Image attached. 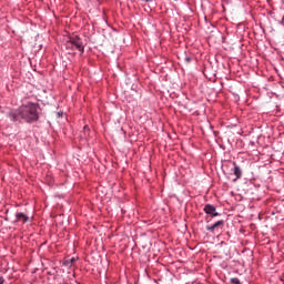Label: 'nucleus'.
<instances>
[{"instance_id": "obj_1", "label": "nucleus", "mask_w": 284, "mask_h": 284, "mask_svg": "<svg viewBox=\"0 0 284 284\" xmlns=\"http://www.w3.org/2000/svg\"><path fill=\"white\" fill-rule=\"evenodd\" d=\"M10 119L13 121H26V123H34L39 121V112L37 104L29 102L22 104L17 111L10 113Z\"/></svg>"}, {"instance_id": "obj_2", "label": "nucleus", "mask_w": 284, "mask_h": 284, "mask_svg": "<svg viewBox=\"0 0 284 284\" xmlns=\"http://www.w3.org/2000/svg\"><path fill=\"white\" fill-rule=\"evenodd\" d=\"M70 45H73L74 50H79L83 54L85 52V47H83V41H81V38L79 36H73L69 38V41H67L65 47L70 48Z\"/></svg>"}, {"instance_id": "obj_3", "label": "nucleus", "mask_w": 284, "mask_h": 284, "mask_svg": "<svg viewBox=\"0 0 284 284\" xmlns=\"http://www.w3.org/2000/svg\"><path fill=\"white\" fill-rule=\"evenodd\" d=\"M205 214H210V216H220V213L216 212V207L212 204H206L204 206Z\"/></svg>"}, {"instance_id": "obj_4", "label": "nucleus", "mask_w": 284, "mask_h": 284, "mask_svg": "<svg viewBox=\"0 0 284 284\" xmlns=\"http://www.w3.org/2000/svg\"><path fill=\"white\" fill-rule=\"evenodd\" d=\"M233 174L235 176V179L233 181H239V179H241V176H243V170H241V166H239V164H236V162H233Z\"/></svg>"}, {"instance_id": "obj_5", "label": "nucleus", "mask_w": 284, "mask_h": 284, "mask_svg": "<svg viewBox=\"0 0 284 284\" xmlns=\"http://www.w3.org/2000/svg\"><path fill=\"white\" fill-rule=\"evenodd\" d=\"M223 225H225V221L220 220L215 222L213 225L206 226V230L207 232H214V230H217V227H223Z\"/></svg>"}, {"instance_id": "obj_6", "label": "nucleus", "mask_w": 284, "mask_h": 284, "mask_svg": "<svg viewBox=\"0 0 284 284\" xmlns=\"http://www.w3.org/2000/svg\"><path fill=\"white\" fill-rule=\"evenodd\" d=\"M28 221H29V217L24 213H17L16 214V222L17 223H19V222L28 223Z\"/></svg>"}, {"instance_id": "obj_7", "label": "nucleus", "mask_w": 284, "mask_h": 284, "mask_svg": "<svg viewBox=\"0 0 284 284\" xmlns=\"http://www.w3.org/2000/svg\"><path fill=\"white\" fill-rule=\"evenodd\" d=\"M77 263V257L68 258L63 262L64 267H72V264Z\"/></svg>"}, {"instance_id": "obj_8", "label": "nucleus", "mask_w": 284, "mask_h": 284, "mask_svg": "<svg viewBox=\"0 0 284 284\" xmlns=\"http://www.w3.org/2000/svg\"><path fill=\"white\" fill-rule=\"evenodd\" d=\"M231 283L241 284V281L237 277H233V278H231Z\"/></svg>"}, {"instance_id": "obj_9", "label": "nucleus", "mask_w": 284, "mask_h": 284, "mask_svg": "<svg viewBox=\"0 0 284 284\" xmlns=\"http://www.w3.org/2000/svg\"><path fill=\"white\" fill-rule=\"evenodd\" d=\"M184 61H185L186 63H190V62L192 61V58L186 57V58L184 59Z\"/></svg>"}, {"instance_id": "obj_10", "label": "nucleus", "mask_w": 284, "mask_h": 284, "mask_svg": "<svg viewBox=\"0 0 284 284\" xmlns=\"http://www.w3.org/2000/svg\"><path fill=\"white\" fill-rule=\"evenodd\" d=\"M67 50H74V45L67 47Z\"/></svg>"}, {"instance_id": "obj_11", "label": "nucleus", "mask_w": 284, "mask_h": 284, "mask_svg": "<svg viewBox=\"0 0 284 284\" xmlns=\"http://www.w3.org/2000/svg\"><path fill=\"white\" fill-rule=\"evenodd\" d=\"M6 280L3 277H0V284H3Z\"/></svg>"}, {"instance_id": "obj_12", "label": "nucleus", "mask_w": 284, "mask_h": 284, "mask_svg": "<svg viewBox=\"0 0 284 284\" xmlns=\"http://www.w3.org/2000/svg\"><path fill=\"white\" fill-rule=\"evenodd\" d=\"M84 130H88V126H84Z\"/></svg>"}]
</instances>
